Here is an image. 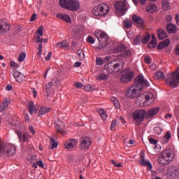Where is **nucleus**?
<instances>
[{
    "instance_id": "nucleus-1",
    "label": "nucleus",
    "mask_w": 179,
    "mask_h": 179,
    "mask_svg": "<svg viewBox=\"0 0 179 179\" xmlns=\"http://www.w3.org/2000/svg\"><path fill=\"white\" fill-rule=\"evenodd\" d=\"M149 86H150V84H149L148 80H145L143 75H139L134 78V86L127 90L126 96L129 99H135L136 97H138V94H139L138 92H142L143 90V87H149Z\"/></svg>"
},
{
    "instance_id": "nucleus-2",
    "label": "nucleus",
    "mask_w": 179,
    "mask_h": 179,
    "mask_svg": "<svg viewBox=\"0 0 179 179\" xmlns=\"http://www.w3.org/2000/svg\"><path fill=\"white\" fill-rule=\"evenodd\" d=\"M125 63L121 59H116L112 60L108 64L104 66V69L108 73H114L115 72H121L124 69Z\"/></svg>"
},
{
    "instance_id": "nucleus-3",
    "label": "nucleus",
    "mask_w": 179,
    "mask_h": 179,
    "mask_svg": "<svg viewBox=\"0 0 179 179\" xmlns=\"http://www.w3.org/2000/svg\"><path fill=\"white\" fill-rule=\"evenodd\" d=\"M16 155V147L13 144H8L0 141V157L4 156H15Z\"/></svg>"
},
{
    "instance_id": "nucleus-4",
    "label": "nucleus",
    "mask_w": 179,
    "mask_h": 179,
    "mask_svg": "<svg viewBox=\"0 0 179 179\" xmlns=\"http://www.w3.org/2000/svg\"><path fill=\"white\" fill-rule=\"evenodd\" d=\"M165 83L169 87H177V85L179 83V67L176 71L167 75Z\"/></svg>"
},
{
    "instance_id": "nucleus-5",
    "label": "nucleus",
    "mask_w": 179,
    "mask_h": 179,
    "mask_svg": "<svg viewBox=\"0 0 179 179\" xmlns=\"http://www.w3.org/2000/svg\"><path fill=\"white\" fill-rule=\"evenodd\" d=\"M114 8L116 15L118 16V17L124 16V15L127 13V10H128V2L127 0L116 1L114 3Z\"/></svg>"
},
{
    "instance_id": "nucleus-6",
    "label": "nucleus",
    "mask_w": 179,
    "mask_h": 179,
    "mask_svg": "<svg viewBox=\"0 0 179 179\" xmlns=\"http://www.w3.org/2000/svg\"><path fill=\"white\" fill-rule=\"evenodd\" d=\"M94 36L96 37L99 43V45L97 46V48H99V50H101V48H104V47H107L108 44V38H109L107 33L104 31H102L100 33L96 31L94 33Z\"/></svg>"
},
{
    "instance_id": "nucleus-7",
    "label": "nucleus",
    "mask_w": 179,
    "mask_h": 179,
    "mask_svg": "<svg viewBox=\"0 0 179 179\" xmlns=\"http://www.w3.org/2000/svg\"><path fill=\"white\" fill-rule=\"evenodd\" d=\"M110 12V6L106 3H101L95 6L92 10L94 16H106Z\"/></svg>"
},
{
    "instance_id": "nucleus-8",
    "label": "nucleus",
    "mask_w": 179,
    "mask_h": 179,
    "mask_svg": "<svg viewBox=\"0 0 179 179\" xmlns=\"http://www.w3.org/2000/svg\"><path fill=\"white\" fill-rule=\"evenodd\" d=\"M146 117V110L143 109H138L132 113V118L137 125H141Z\"/></svg>"
},
{
    "instance_id": "nucleus-9",
    "label": "nucleus",
    "mask_w": 179,
    "mask_h": 179,
    "mask_svg": "<svg viewBox=\"0 0 179 179\" xmlns=\"http://www.w3.org/2000/svg\"><path fill=\"white\" fill-rule=\"evenodd\" d=\"M167 179H178L179 178V172L176 167L172 166L169 167L166 172Z\"/></svg>"
},
{
    "instance_id": "nucleus-10",
    "label": "nucleus",
    "mask_w": 179,
    "mask_h": 179,
    "mask_svg": "<svg viewBox=\"0 0 179 179\" xmlns=\"http://www.w3.org/2000/svg\"><path fill=\"white\" fill-rule=\"evenodd\" d=\"M90 145H92V141L87 137H81L80 139V150H87Z\"/></svg>"
},
{
    "instance_id": "nucleus-11",
    "label": "nucleus",
    "mask_w": 179,
    "mask_h": 179,
    "mask_svg": "<svg viewBox=\"0 0 179 179\" xmlns=\"http://www.w3.org/2000/svg\"><path fill=\"white\" fill-rule=\"evenodd\" d=\"M15 133L18 136V139L20 142H22V141H23L24 143L29 142V141H30V138H31V136H30V133L29 132L20 131L19 130H16Z\"/></svg>"
},
{
    "instance_id": "nucleus-12",
    "label": "nucleus",
    "mask_w": 179,
    "mask_h": 179,
    "mask_svg": "<svg viewBox=\"0 0 179 179\" xmlns=\"http://www.w3.org/2000/svg\"><path fill=\"white\" fill-rule=\"evenodd\" d=\"M134 76L135 75L134 71H129L121 76L120 82H122V83H128L132 81V79H134Z\"/></svg>"
},
{
    "instance_id": "nucleus-13",
    "label": "nucleus",
    "mask_w": 179,
    "mask_h": 179,
    "mask_svg": "<svg viewBox=\"0 0 179 179\" xmlns=\"http://www.w3.org/2000/svg\"><path fill=\"white\" fill-rule=\"evenodd\" d=\"M80 9V3L77 0H70V5L69 6V10L72 12H76Z\"/></svg>"
},
{
    "instance_id": "nucleus-14",
    "label": "nucleus",
    "mask_w": 179,
    "mask_h": 179,
    "mask_svg": "<svg viewBox=\"0 0 179 179\" xmlns=\"http://www.w3.org/2000/svg\"><path fill=\"white\" fill-rule=\"evenodd\" d=\"M139 163L142 166H145L146 167H148V170H152L153 169V166H152V163H150V161H146L145 159V153H141L140 155Z\"/></svg>"
},
{
    "instance_id": "nucleus-15",
    "label": "nucleus",
    "mask_w": 179,
    "mask_h": 179,
    "mask_svg": "<svg viewBox=\"0 0 179 179\" xmlns=\"http://www.w3.org/2000/svg\"><path fill=\"white\" fill-rule=\"evenodd\" d=\"M13 78L16 80V82H18V83H22L23 80L25 79L24 75L23 73H21L19 71L16 69H13Z\"/></svg>"
},
{
    "instance_id": "nucleus-16",
    "label": "nucleus",
    "mask_w": 179,
    "mask_h": 179,
    "mask_svg": "<svg viewBox=\"0 0 179 179\" xmlns=\"http://www.w3.org/2000/svg\"><path fill=\"white\" fill-rule=\"evenodd\" d=\"M34 40L36 41V43H39V45H38V47L37 55L38 57H41V52H43V38H41L40 36H35L34 37Z\"/></svg>"
},
{
    "instance_id": "nucleus-17",
    "label": "nucleus",
    "mask_w": 179,
    "mask_h": 179,
    "mask_svg": "<svg viewBox=\"0 0 179 179\" xmlns=\"http://www.w3.org/2000/svg\"><path fill=\"white\" fill-rule=\"evenodd\" d=\"M159 108H151L148 110L147 112H145V116L146 119L148 120L149 118H152V117H155L158 113H159Z\"/></svg>"
},
{
    "instance_id": "nucleus-18",
    "label": "nucleus",
    "mask_w": 179,
    "mask_h": 179,
    "mask_svg": "<svg viewBox=\"0 0 179 179\" xmlns=\"http://www.w3.org/2000/svg\"><path fill=\"white\" fill-rule=\"evenodd\" d=\"M10 29V26L6 21L0 20V33H8Z\"/></svg>"
},
{
    "instance_id": "nucleus-19",
    "label": "nucleus",
    "mask_w": 179,
    "mask_h": 179,
    "mask_svg": "<svg viewBox=\"0 0 179 179\" xmlns=\"http://www.w3.org/2000/svg\"><path fill=\"white\" fill-rule=\"evenodd\" d=\"M76 145H78V141L76 139H69L66 142L64 146L68 150H72L73 148H76Z\"/></svg>"
},
{
    "instance_id": "nucleus-20",
    "label": "nucleus",
    "mask_w": 179,
    "mask_h": 179,
    "mask_svg": "<svg viewBox=\"0 0 179 179\" xmlns=\"http://www.w3.org/2000/svg\"><path fill=\"white\" fill-rule=\"evenodd\" d=\"M173 153V150L171 148H168L164 151L162 155L168 158L169 162H173V160H174V155Z\"/></svg>"
},
{
    "instance_id": "nucleus-21",
    "label": "nucleus",
    "mask_w": 179,
    "mask_h": 179,
    "mask_svg": "<svg viewBox=\"0 0 179 179\" xmlns=\"http://www.w3.org/2000/svg\"><path fill=\"white\" fill-rule=\"evenodd\" d=\"M158 163L162 166H168V164L171 163V161H169V159L166 157L161 154L158 158Z\"/></svg>"
},
{
    "instance_id": "nucleus-22",
    "label": "nucleus",
    "mask_w": 179,
    "mask_h": 179,
    "mask_svg": "<svg viewBox=\"0 0 179 179\" xmlns=\"http://www.w3.org/2000/svg\"><path fill=\"white\" fill-rule=\"evenodd\" d=\"M166 31L169 34L177 33V26L174 24L169 23L166 25Z\"/></svg>"
},
{
    "instance_id": "nucleus-23",
    "label": "nucleus",
    "mask_w": 179,
    "mask_h": 179,
    "mask_svg": "<svg viewBox=\"0 0 179 179\" xmlns=\"http://www.w3.org/2000/svg\"><path fill=\"white\" fill-rule=\"evenodd\" d=\"M56 17H58V19H62V20L66 22V23H71L72 22L71 17L68 14H57Z\"/></svg>"
},
{
    "instance_id": "nucleus-24",
    "label": "nucleus",
    "mask_w": 179,
    "mask_h": 179,
    "mask_svg": "<svg viewBox=\"0 0 179 179\" xmlns=\"http://www.w3.org/2000/svg\"><path fill=\"white\" fill-rule=\"evenodd\" d=\"M157 36L159 40H164V38H167L169 37V34H167V32L164 31V29L159 28L157 30Z\"/></svg>"
},
{
    "instance_id": "nucleus-25",
    "label": "nucleus",
    "mask_w": 179,
    "mask_h": 179,
    "mask_svg": "<svg viewBox=\"0 0 179 179\" xmlns=\"http://www.w3.org/2000/svg\"><path fill=\"white\" fill-rule=\"evenodd\" d=\"M56 131H57L59 134H64V131L65 129V123L64 122H57L55 124Z\"/></svg>"
},
{
    "instance_id": "nucleus-26",
    "label": "nucleus",
    "mask_w": 179,
    "mask_h": 179,
    "mask_svg": "<svg viewBox=\"0 0 179 179\" xmlns=\"http://www.w3.org/2000/svg\"><path fill=\"white\" fill-rule=\"evenodd\" d=\"M59 5L61 8H63V9L69 10V5H71V0H59Z\"/></svg>"
},
{
    "instance_id": "nucleus-27",
    "label": "nucleus",
    "mask_w": 179,
    "mask_h": 179,
    "mask_svg": "<svg viewBox=\"0 0 179 179\" xmlns=\"http://www.w3.org/2000/svg\"><path fill=\"white\" fill-rule=\"evenodd\" d=\"M132 20L134 23H136V24H139L140 26H143V24L145 23V21L143 20V18L136 15V14L133 15Z\"/></svg>"
},
{
    "instance_id": "nucleus-28",
    "label": "nucleus",
    "mask_w": 179,
    "mask_h": 179,
    "mask_svg": "<svg viewBox=\"0 0 179 179\" xmlns=\"http://www.w3.org/2000/svg\"><path fill=\"white\" fill-rule=\"evenodd\" d=\"M145 9L148 13H153L157 10V6H156L155 3H150Z\"/></svg>"
},
{
    "instance_id": "nucleus-29",
    "label": "nucleus",
    "mask_w": 179,
    "mask_h": 179,
    "mask_svg": "<svg viewBox=\"0 0 179 179\" xmlns=\"http://www.w3.org/2000/svg\"><path fill=\"white\" fill-rule=\"evenodd\" d=\"M28 109L30 115H33V113H36L38 111L37 108H36V105H34V103L32 101L29 103Z\"/></svg>"
},
{
    "instance_id": "nucleus-30",
    "label": "nucleus",
    "mask_w": 179,
    "mask_h": 179,
    "mask_svg": "<svg viewBox=\"0 0 179 179\" xmlns=\"http://www.w3.org/2000/svg\"><path fill=\"white\" fill-rule=\"evenodd\" d=\"M169 139H171V133L170 131H168L164 136V138L161 139V143H163V145H166V143H169Z\"/></svg>"
},
{
    "instance_id": "nucleus-31",
    "label": "nucleus",
    "mask_w": 179,
    "mask_h": 179,
    "mask_svg": "<svg viewBox=\"0 0 179 179\" xmlns=\"http://www.w3.org/2000/svg\"><path fill=\"white\" fill-rule=\"evenodd\" d=\"M50 108H47L45 106L41 107L39 112L38 113V116L41 117V115H44L45 114H47V113H48L50 111Z\"/></svg>"
},
{
    "instance_id": "nucleus-32",
    "label": "nucleus",
    "mask_w": 179,
    "mask_h": 179,
    "mask_svg": "<svg viewBox=\"0 0 179 179\" xmlns=\"http://www.w3.org/2000/svg\"><path fill=\"white\" fill-rule=\"evenodd\" d=\"M127 50V46L125 45L121 44L118 45V46L114 49L113 52L117 53V52H124Z\"/></svg>"
},
{
    "instance_id": "nucleus-33",
    "label": "nucleus",
    "mask_w": 179,
    "mask_h": 179,
    "mask_svg": "<svg viewBox=\"0 0 179 179\" xmlns=\"http://www.w3.org/2000/svg\"><path fill=\"white\" fill-rule=\"evenodd\" d=\"M8 106H9V101L6 98L0 106V111H5L8 108Z\"/></svg>"
},
{
    "instance_id": "nucleus-34",
    "label": "nucleus",
    "mask_w": 179,
    "mask_h": 179,
    "mask_svg": "<svg viewBox=\"0 0 179 179\" xmlns=\"http://www.w3.org/2000/svg\"><path fill=\"white\" fill-rule=\"evenodd\" d=\"M110 100H111L112 103H113V105L115 106V108L118 109V108H121L120 101H118V99L117 98L112 96L110 98Z\"/></svg>"
},
{
    "instance_id": "nucleus-35",
    "label": "nucleus",
    "mask_w": 179,
    "mask_h": 179,
    "mask_svg": "<svg viewBox=\"0 0 179 179\" xmlns=\"http://www.w3.org/2000/svg\"><path fill=\"white\" fill-rule=\"evenodd\" d=\"M155 80H159V79H164V73L163 71H157L154 76Z\"/></svg>"
},
{
    "instance_id": "nucleus-36",
    "label": "nucleus",
    "mask_w": 179,
    "mask_h": 179,
    "mask_svg": "<svg viewBox=\"0 0 179 179\" xmlns=\"http://www.w3.org/2000/svg\"><path fill=\"white\" fill-rule=\"evenodd\" d=\"M162 8L164 10H170V2L167 0H163Z\"/></svg>"
},
{
    "instance_id": "nucleus-37",
    "label": "nucleus",
    "mask_w": 179,
    "mask_h": 179,
    "mask_svg": "<svg viewBox=\"0 0 179 179\" xmlns=\"http://www.w3.org/2000/svg\"><path fill=\"white\" fill-rule=\"evenodd\" d=\"M149 40H150V34L147 33L143 36V38H141V43H143V44H148Z\"/></svg>"
},
{
    "instance_id": "nucleus-38",
    "label": "nucleus",
    "mask_w": 179,
    "mask_h": 179,
    "mask_svg": "<svg viewBox=\"0 0 179 179\" xmlns=\"http://www.w3.org/2000/svg\"><path fill=\"white\" fill-rule=\"evenodd\" d=\"M131 54L132 52L131 50H126L123 53L120 54L119 57H121L122 58H126V57H131Z\"/></svg>"
},
{
    "instance_id": "nucleus-39",
    "label": "nucleus",
    "mask_w": 179,
    "mask_h": 179,
    "mask_svg": "<svg viewBox=\"0 0 179 179\" xmlns=\"http://www.w3.org/2000/svg\"><path fill=\"white\" fill-rule=\"evenodd\" d=\"M57 47H59V48H68V47H69L68 42L66 41H63L62 42H59L57 43Z\"/></svg>"
},
{
    "instance_id": "nucleus-40",
    "label": "nucleus",
    "mask_w": 179,
    "mask_h": 179,
    "mask_svg": "<svg viewBox=\"0 0 179 179\" xmlns=\"http://www.w3.org/2000/svg\"><path fill=\"white\" fill-rule=\"evenodd\" d=\"M50 145H51L50 149H55V148L58 146V142H57L54 138H51Z\"/></svg>"
},
{
    "instance_id": "nucleus-41",
    "label": "nucleus",
    "mask_w": 179,
    "mask_h": 179,
    "mask_svg": "<svg viewBox=\"0 0 179 179\" xmlns=\"http://www.w3.org/2000/svg\"><path fill=\"white\" fill-rule=\"evenodd\" d=\"M54 85V83L52 82H49L48 84H46L45 85V90H46V93H47V97H48V96H50V90L51 89V87H52V85Z\"/></svg>"
},
{
    "instance_id": "nucleus-42",
    "label": "nucleus",
    "mask_w": 179,
    "mask_h": 179,
    "mask_svg": "<svg viewBox=\"0 0 179 179\" xmlns=\"http://www.w3.org/2000/svg\"><path fill=\"white\" fill-rule=\"evenodd\" d=\"M123 26L125 29H131L132 27V22H131L129 20L125 19L123 21Z\"/></svg>"
},
{
    "instance_id": "nucleus-43",
    "label": "nucleus",
    "mask_w": 179,
    "mask_h": 179,
    "mask_svg": "<svg viewBox=\"0 0 179 179\" xmlns=\"http://www.w3.org/2000/svg\"><path fill=\"white\" fill-rule=\"evenodd\" d=\"M141 34L137 35L133 40V44L134 45H138V44H141Z\"/></svg>"
},
{
    "instance_id": "nucleus-44",
    "label": "nucleus",
    "mask_w": 179,
    "mask_h": 179,
    "mask_svg": "<svg viewBox=\"0 0 179 179\" xmlns=\"http://www.w3.org/2000/svg\"><path fill=\"white\" fill-rule=\"evenodd\" d=\"M109 76L107 74L100 73L98 76L99 80H108Z\"/></svg>"
},
{
    "instance_id": "nucleus-45",
    "label": "nucleus",
    "mask_w": 179,
    "mask_h": 179,
    "mask_svg": "<svg viewBox=\"0 0 179 179\" xmlns=\"http://www.w3.org/2000/svg\"><path fill=\"white\" fill-rule=\"evenodd\" d=\"M77 55H78L80 59H85V52H83V50L79 49L77 51Z\"/></svg>"
},
{
    "instance_id": "nucleus-46",
    "label": "nucleus",
    "mask_w": 179,
    "mask_h": 179,
    "mask_svg": "<svg viewBox=\"0 0 179 179\" xmlns=\"http://www.w3.org/2000/svg\"><path fill=\"white\" fill-rule=\"evenodd\" d=\"M26 58V52H22L20 54L18 57L19 62H23Z\"/></svg>"
},
{
    "instance_id": "nucleus-47",
    "label": "nucleus",
    "mask_w": 179,
    "mask_h": 179,
    "mask_svg": "<svg viewBox=\"0 0 179 179\" xmlns=\"http://www.w3.org/2000/svg\"><path fill=\"white\" fill-rule=\"evenodd\" d=\"M157 45V42H153L151 41L148 45V48H150V49L155 48Z\"/></svg>"
},
{
    "instance_id": "nucleus-48",
    "label": "nucleus",
    "mask_w": 179,
    "mask_h": 179,
    "mask_svg": "<svg viewBox=\"0 0 179 179\" xmlns=\"http://www.w3.org/2000/svg\"><path fill=\"white\" fill-rule=\"evenodd\" d=\"M44 30V27H43V25L40 26L38 29V30L36 31V34H39V36H43V31Z\"/></svg>"
},
{
    "instance_id": "nucleus-49",
    "label": "nucleus",
    "mask_w": 179,
    "mask_h": 179,
    "mask_svg": "<svg viewBox=\"0 0 179 179\" xmlns=\"http://www.w3.org/2000/svg\"><path fill=\"white\" fill-rule=\"evenodd\" d=\"M144 62L145 64H147L148 65H150L152 60L150 59V57L147 55L144 57Z\"/></svg>"
},
{
    "instance_id": "nucleus-50",
    "label": "nucleus",
    "mask_w": 179,
    "mask_h": 179,
    "mask_svg": "<svg viewBox=\"0 0 179 179\" xmlns=\"http://www.w3.org/2000/svg\"><path fill=\"white\" fill-rule=\"evenodd\" d=\"M117 127V120H113L110 125V131H114V128Z\"/></svg>"
},
{
    "instance_id": "nucleus-51",
    "label": "nucleus",
    "mask_w": 179,
    "mask_h": 179,
    "mask_svg": "<svg viewBox=\"0 0 179 179\" xmlns=\"http://www.w3.org/2000/svg\"><path fill=\"white\" fill-rule=\"evenodd\" d=\"M161 44H163V45L166 47H169L170 45V39H165L162 42H161Z\"/></svg>"
},
{
    "instance_id": "nucleus-52",
    "label": "nucleus",
    "mask_w": 179,
    "mask_h": 179,
    "mask_svg": "<svg viewBox=\"0 0 179 179\" xmlns=\"http://www.w3.org/2000/svg\"><path fill=\"white\" fill-rule=\"evenodd\" d=\"M96 65L101 66V65H103L104 62L103 59H101V58L97 57L96 59Z\"/></svg>"
},
{
    "instance_id": "nucleus-53",
    "label": "nucleus",
    "mask_w": 179,
    "mask_h": 179,
    "mask_svg": "<svg viewBox=\"0 0 179 179\" xmlns=\"http://www.w3.org/2000/svg\"><path fill=\"white\" fill-rule=\"evenodd\" d=\"M87 43H90V44H94V38L92 37L91 36H89L87 38Z\"/></svg>"
},
{
    "instance_id": "nucleus-54",
    "label": "nucleus",
    "mask_w": 179,
    "mask_h": 179,
    "mask_svg": "<svg viewBox=\"0 0 179 179\" xmlns=\"http://www.w3.org/2000/svg\"><path fill=\"white\" fill-rule=\"evenodd\" d=\"M165 20L166 22V23H171V20H173V16L171 15H166L165 17Z\"/></svg>"
},
{
    "instance_id": "nucleus-55",
    "label": "nucleus",
    "mask_w": 179,
    "mask_h": 179,
    "mask_svg": "<svg viewBox=\"0 0 179 179\" xmlns=\"http://www.w3.org/2000/svg\"><path fill=\"white\" fill-rule=\"evenodd\" d=\"M10 66H13V68H19V64H17V63H15L13 61L10 62Z\"/></svg>"
},
{
    "instance_id": "nucleus-56",
    "label": "nucleus",
    "mask_w": 179,
    "mask_h": 179,
    "mask_svg": "<svg viewBox=\"0 0 179 179\" xmlns=\"http://www.w3.org/2000/svg\"><path fill=\"white\" fill-rule=\"evenodd\" d=\"M29 132L32 134V135H36V130H34V127L33 126H29Z\"/></svg>"
},
{
    "instance_id": "nucleus-57",
    "label": "nucleus",
    "mask_w": 179,
    "mask_h": 179,
    "mask_svg": "<svg viewBox=\"0 0 179 179\" xmlns=\"http://www.w3.org/2000/svg\"><path fill=\"white\" fill-rule=\"evenodd\" d=\"M149 142L151 143V145H157V140H155V138H150Z\"/></svg>"
},
{
    "instance_id": "nucleus-58",
    "label": "nucleus",
    "mask_w": 179,
    "mask_h": 179,
    "mask_svg": "<svg viewBox=\"0 0 179 179\" xmlns=\"http://www.w3.org/2000/svg\"><path fill=\"white\" fill-rule=\"evenodd\" d=\"M85 92H92V85H88L84 87Z\"/></svg>"
},
{
    "instance_id": "nucleus-59",
    "label": "nucleus",
    "mask_w": 179,
    "mask_h": 179,
    "mask_svg": "<svg viewBox=\"0 0 179 179\" xmlns=\"http://www.w3.org/2000/svg\"><path fill=\"white\" fill-rule=\"evenodd\" d=\"M55 85L56 87H59V86H61V80H59V78H56Z\"/></svg>"
},
{
    "instance_id": "nucleus-60",
    "label": "nucleus",
    "mask_w": 179,
    "mask_h": 179,
    "mask_svg": "<svg viewBox=\"0 0 179 179\" xmlns=\"http://www.w3.org/2000/svg\"><path fill=\"white\" fill-rule=\"evenodd\" d=\"M36 164L41 167V169H43L44 168V163H43V161L40 160V161H38L36 162Z\"/></svg>"
},
{
    "instance_id": "nucleus-61",
    "label": "nucleus",
    "mask_w": 179,
    "mask_h": 179,
    "mask_svg": "<svg viewBox=\"0 0 179 179\" xmlns=\"http://www.w3.org/2000/svg\"><path fill=\"white\" fill-rule=\"evenodd\" d=\"M51 55H52V52H49L48 55L45 57V61H50V59H51Z\"/></svg>"
},
{
    "instance_id": "nucleus-62",
    "label": "nucleus",
    "mask_w": 179,
    "mask_h": 179,
    "mask_svg": "<svg viewBox=\"0 0 179 179\" xmlns=\"http://www.w3.org/2000/svg\"><path fill=\"white\" fill-rule=\"evenodd\" d=\"M83 85H82V83H76L75 84V87H76L77 89H80V87H83Z\"/></svg>"
},
{
    "instance_id": "nucleus-63",
    "label": "nucleus",
    "mask_w": 179,
    "mask_h": 179,
    "mask_svg": "<svg viewBox=\"0 0 179 179\" xmlns=\"http://www.w3.org/2000/svg\"><path fill=\"white\" fill-rule=\"evenodd\" d=\"M175 20L176 22V24H178V26H179V14L176 15Z\"/></svg>"
},
{
    "instance_id": "nucleus-64",
    "label": "nucleus",
    "mask_w": 179,
    "mask_h": 179,
    "mask_svg": "<svg viewBox=\"0 0 179 179\" xmlns=\"http://www.w3.org/2000/svg\"><path fill=\"white\" fill-rule=\"evenodd\" d=\"M175 54L176 55H179V44L175 48Z\"/></svg>"
}]
</instances>
